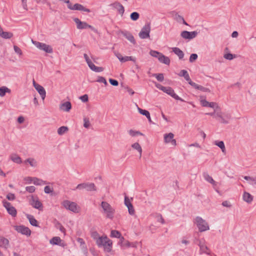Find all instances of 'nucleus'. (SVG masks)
Wrapping results in <instances>:
<instances>
[{
    "label": "nucleus",
    "instance_id": "39",
    "mask_svg": "<svg viewBox=\"0 0 256 256\" xmlns=\"http://www.w3.org/2000/svg\"><path fill=\"white\" fill-rule=\"evenodd\" d=\"M8 213L10 214L12 216H16V210L15 208L13 206H12L10 208H8V209L7 210Z\"/></svg>",
    "mask_w": 256,
    "mask_h": 256
},
{
    "label": "nucleus",
    "instance_id": "49",
    "mask_svg": "<svg viewBox=\"0 0 256 256\" xmlns=\"http://www.w3.org/2000/svg\"><path fill=\"white\" fill-rule=\"evenodd\" d=\"M84 126L85 128H88L90 126V122L88 118H84Z\"/></svg>",
    "mask_w": 256,
    "mask_h": 256
},
{
    "label": "nucleus",
    "instance_id": "27",
    "mask_svg": "<svg viewBox=\"0 0 256 256\" xmlns=\"http://www.w3.org/2000/svg\"><path fill=\"white\" fill-rule=\"evenodd\" d=\"M110 236L120 238V240H124L123 236H122L120 232L116 230H112L110 232Z\"/></svg>",
    "mask_w": 256,
    "mask_h": 256
},
{
    "label": "nucleus",
    "instance_id": "33",
    "mask_svg": "<svg viewBox=\"0 0 256 256\" xmlns=\"http://www.w3.org/2000/svg\"><path fill=\"white\" fill-rule=\"evenodd\" d=\"M33 183L35 185H37V186H41V185L46 184H47L46 182L42 180L36 178H34Z\"/></svg>",
    "mask_w": 256,
    "mask_h": 256
},
{
    "label": "nucleus",
    "instance_id": "32",
    "mask_svg": "<svg viewBox=\"0 0 256 256\" xmlns=\"http://www.w3.org/2000/svg\"><path fill=\"white\" fill-rule=\"evenodd\" d=\"M6 92H10V90L6 86H3L0 88V96L2 97L6 95Z\"/></svg>",
    "mask_w": 256,
    "mask_h": 256
},
{
    "label": "nucleus",
    "instance_id": "59",
    "mask_svg": "<svg viewBox=\"0 0 256 256\" xmlns=\"http://www.w3.org/2000/svg\"><path fill=\"white\" fill-rule=\"evenodd\" d=\"M6 198L9 200H13L15 199V196L12 193H8L6 196Z\"/></svg>",
    "mask_w": 256,
    "mask_h": 256
},
{
    "label": "nucleus",
    "instance_id": "42",
    "mask_svg": "<svg viewBox=\"0 0 256 256\" xmlns=\"http://www.w3.org/2000/svg\"><path fill=\"white\" fill-rule=\"evenodd\" d=\"M128 134L132 136H136L138 135H140V136H143L144 134L140 132L139 131H136V130H128Z\"/></svg>",
    "mask_w": 256,
    "mask_h": 256
},
{
    "label": "nucleus",
    "instance_id": "53",
    "mask_svg": "<svg viewBox=\"0 0 256 256\" xmlns=\"http://www.w3.org/2000/svg\"><path fill=\"white\" fill-rule=\"evenodd\" d=\"M138 110L140 114H142L144 116H148V115H149L150 112L146 110H142L140 108H138Z\"/></svg>",
    "mask_w": 256,
    "mask_h": 256
},
{
    "label": "nucleus",
    "instance_id": "15",
    "mask_svg": "<svg viewBox=\"0 0 256 256\" xmlns=\"http://www.w3.org/2000/svg\"><path fill=\"white\" fill-rule=\"evenodd\" d=\"M50 244L64 247L66 244L58 236L53 237L50 241Z\"/></svg>",
    "mask_w": 256,
    "mask_h": 256
},
{
    "label": "nucleus",
    "instance_id": "36",
    "mask_svg": "<svg viewBox=\"0 0 256 256\" xmlns=\"http://www.w3.org/2000/svg\"><path fill=\"white\" fill-rule=\"evenodd\" d=\"M121 60H122V62H124L128 60L132 61L134 63L136 62V58L132 56H125L123 58H122Z\"/></svg>",
    "mask_w": 256,
    "mask_h": 256
},
{
    "label": "nucleus",
    "instance_id": "22",
    "mask_svg": "<svg viewBox=\"0 0 256 256\" xmlns=\"http://www.w3.org/2000/svg\"><path fill=\"white\" fill-rule=\"evenodd\" d=\"M203 176L206 180L210 183L212 185L213 187L215 188L216 186L217 182L214 180L211 176H210L207 172H204Z\"/></svg>",
    "mask_w": 256,
    "mask_h": 256
},
{
    "label": "nucleus",
    "instance_id": "3",
    "mask_svg": "<svg viewBox=\"0 0 256 256\" xmlns=\"http://www.w3.org/2000/svg\"><path fill=\"white\" fill-rule=\"evenodd\" d=\"M198 230L200 232H204L209 230V226L208 222L201 217L197 216L194 220Z\"/></svg>",
    "mask_w": 256,
    "mask_h": 256
},
{
    "label": "nucleus",
    "instance_id": "13",
    "mask_svg": "<svg viewBox=\"0 0 256 256\" xmlns=\"http://www.w3.org/2000/svg\"><path fill=\"white\" fill-rule=\"evenodd\" d=\"M33 86L40 95L42 98L44 100L46 96V92L44 88L42 86L37 84L34 80H33Z\"/></svg>",
    "mask_w": 256,
    "mask_h": 256
},
{
    "label": "nucleus",
    "instance_id": "62",
    "mask_svg": "<svg viewBox=\"0 0 256 256\" xmlns=\"http://www.w3.org/2000/svg\"><path fill=\"white\" fill-rule=\"evenodd\" d=\"M130 204H132L129 198L125 196H124V204L126 205V207L130 205Z\"/></svg>",
    "mask_w": 256,
    "mask_h": 256
},
{
    "label": "nucleus",
    "instance_id": "46",
    "mask_svg": "<svg viewBox=\"0 0 256 256\" xmlns=\"http://www.w3.org/2000/svg\"><path fill=\"white\" fill-rule=\"evenodd\" d=\"M78 10L86 12H90V9L84 7L82 5L79 4L78 5Z\"/></svg>",
    "mask_w": 256,
    "mask_h": 256
},
{
    "label": "nucleus",
    "instance_id": "25",
    "mask_svg": "<svg viewBox=\"0 0 256 256\" xmlns=\"http://www.w3.org/2000/svg\"><path fill=\"white\" fill-rule=\"evenodd\" d=\"M242 198L244 202L248 204L251 203L253 200V196L250 193L246 192H244Z\"/></svg>",
    "mask_w": 256,
    "mask_h": 256
},
{
    "label": "nucleus",
    "instance_id": "47",
    "mask_svg": "<svg viewBox=\"0 0 256 256\" xmlns=\"http://www.w3.org/2000/svg\"><path fill=\"white\" fill-rule=\"evenodd\" d=\"M150 54L153 57L157 58H158V57L160 56V54H162V53L158 52L156 50H151L150 52Z\"/></svg>",
    "mask_w": 256,
    "mask_h": 256
},
{
    "label": "nucleus",
    "instance_id": "28",
    "mask_svg": "<svg viewBox=\"0 0 256 256\" xmlns=\"http://www.w3.org/2000/svg\"><path fill=\"white\" fill-rule=\"evenodd\" d=\"M0 36L6 39L10 38L12 36L13 34L10 32H4L2 29L0 30Z\"/></svg>",
    "mask_w": 256,
    "mask_h": 256
},
{
    "label": "nucleus",
    "instance_id": "54",
    "mask_svg": "<svg viewBox=\"0 0 256 256\" xmlns=\"http://www.w3.org/2000/svg\"><path fill=\"white\" fill-rule=\"evenodd\" d=\"M56 226L57 228L59 229L62 232H65V228L59 222H57Z\"/></svg>",
    "mask_w": 256,
    "mask_h": 256
},
{
    "label": "nucleus",
    "instance_id": "51",
    "mask_svg": "<svg viewBox=\"0 0 256 256\" xmlns=\"http://www.w3.org/2000/svg\"><path fill=\"white\" fill-rule=\"evenodd\" d=\"M178 75L180 76H182L184 78H186L187 76H188L189 74L188 72L186 70H181L180 73L178 74Z\"/></svg>",
    "mask_w": 256,
    "mask_h": 256
},
{
    "label": "nucleus",
    "instance_id": "44",
    "mask_svg": "<svg viewBox=\"0 0 256 256\" xmlns=\"http://www.w3.org/2000/svg\"><path fill=\"white\" fill-rule=\"evenodd\" d=\"M140 14L137 12H133L130 15V18L132 20L136 21L139 18Z\"/></svg>",
    "mask_w": 256,
    "mask_h": 256
},
{
    "label": "nucleus",
    "instance_id": "30",
    "mask_svg": "<svg viewBox=\"0 0 256 256\" xmlns=\"http://www.w3.org/2000/svg\"><path fill=\"white\" fill-rule=\"evenodd\" d=\"M174 134L170 132L168 134H166L164 135V140L166 143H170L171 140L174 138Z\"/></svg>",
    "mask_w": 256,
    "mask_h": 256
},
{
    "label": "nucleus",
    "instance_id": "40",
    "mask_svg": "<svg viewBox=\"0 0 256 256\" xmlns=\"http://www.w3.org/2000/svg\"><path fill=\"white\" fill-rule=\"evenodd\" d=\"M244 180H246L250 181V184H256V177L253 178L250 177V176H244Z\"/></svg>",
    "mask_w": 256,
    "mask_h": 256
},
{
    "label": "nucleus",
    "instance_id": "55",
    "mask_svg": "<svg viewBox=\"0 0 256 256\" xmlns=\"http://www.w3.org/2000/svg\"><path fill=\"white\" fill-rule=\"evenodd\" d=\"M44 192L46 194H50L53 192V188L47 186L44 187Z\"/></svg>",
    "mask_w": 256,
    "mask_h": 256
},
{
    "label": "nucleus",
    "instance_id": "1",
    "mask_svg": "<svg viewBox=\"0 0 256 256\" xmlns=\"http://www.w3.org/2000/svg\"><path fill=\"white\" fill-rule=\"evenodd\" d=\"M96 244L98 246H104V251L108 252L112 251V242L106 236L98 237Z\"/></svg>",
    "mask_w": 256,
    "mask_h": 256
},
{
    "label": "nucleus",
    "instance_id": "19",
    "mask_svg": "<svg viewBox=\"0 0 256 256\" xmlns=\"http://www.w3.org/2000/svg\"><path fill=\"white\" fill-rule=\"evenodd\" d=\"M110 5L114 8L117 9L119 14H120L122 16L123 15L124 12V8L122 4L118 2H116Z\"/></svg>",
    "mask_w": 256,
    "mask_h": 256
},
{
    "label": "nucleus",
    "instance_id": "9",
    "mask_svg": "<svg viewBox=\"0 0 256 256\" xmlns=\"http://www.w3.org/2000/svg\"><path fill=\"white\" fill-rule=\"evenodd\" d=\"M62 206L67 210L74 212H77V204L74 202L66 200L63 202Z\"/></svg>",
    "mask_w": 256,
    "mask_h": 256
},
{
    "label": "nucleus",
    "instance_id": "11",
    "mask_svg": "<svg viewBox=\"0 0 256 256\" xmlns=\"http://www.w3.org/2000/svg\"><path fill=\"white\" fill-rule=\"evenodd\" d=\"M198 32L196 31L188 32L186 30L182 31L180 34V36L184 39L192 40L196 36Z\"/></svg>",
    "mask_w": 256,
    "mask_h": 256
},
{
    "label": "nucleus",
    "instance_id": "24",
    "mask_svg": "<svg viewBox=\"0 0 256 256\" xmlns=\"http://www.w3.org/2000/svg\"><path fill=\"white\" fill-rule=\"evenodd\" d=\"M158 60L163 64L167 65H169L170 64V60L168 57L162 54H160V56L158 57Z\"/></svg>",
    "mask_w": 256,
    "mask_h": 256
},
{
    "label": "nucleus",
    "instance_id": "58",
    "mask_svg": "<svg viewBox=\"0 0 256 256\" xmlns=\"http://www.w3.org/2000/svg\"><path fill=\"white\" fill-rule=\"evenodd\" d=\"M3 204L6 210H8V208H10L12 206L10 202L6 200L3 201Z\"/></svg>",
    "mask_w": 256,
    "mask_h": 256
},
{
    "label": "nucleus",
    "instance_id": "57",
    "mask_svg": "<svg viewBox=\"0 0 256 256\" xmlns=\"http://www.w3.org/2000/svg\"><path fill=\"white\" fill-rule=\"evenodd\" d=\"M109 82H110V83L112 86H118V81L117 80H114V79H112V78H110L109 79Z\"/></svg>",
    "mask_w": 256,
    "mask_h": 256
},
{
    "label": "nucleus",
    "instance_id": "6",
    "mask_svg": "<svg viewBox=\"0 0 256 256\" xmlns=\"http://www.w3.org/2000/svg\"><path fill=\"white\" fill-rule=\"evenodd\" d=\"M32 42L36 48L40 50H42L48 53L52 52V48L49 45L33 40H32Z\"/></svg>",
    "mask_w": 256,
    "mask_h": 256
},
{
    "label": "nucleus",
    "instance_id": "31",
    "mask_svg": "<svg viewBox=\"0 0 256 256\" xmlns=\"http://www.w3.org/2000/svg\"><path fill=\"white\" fill-rule=\"evenodd\" d=\"M10 159L16 164H20L22 162L21 158L16 154H12L10 156Z\"/></svg>",
    "mask_w": 256,
    "mask_h": 256
},
{
    "label": "nucleus",
    "instance_id": "10",
    "mask_svg": "<svg viewBox=\"0 0 256 256\" xmlns=\"http://www.w3.org/2000/svg\"><path fill=\"white\" fill-rule=\"evenodd\" d=\"M30 204L35 208L39 210H42V204L37 197L32 196L30 200Z\"/></svg>",
    "mask_w": 256,
    "mask_h": 256
},
{
    "label": "nucleus",
    "instance_id": "64",
    "mask_svg": "<svg viewBox=\"0 0 256 256\" xmlns=\"http://www.w3.org/2000/svg\"><path fill=\"white\" fill-rule=\"evenodd\" d=\"M77 241L80 244L83 248H85L86 247L84 246L85 242L84 240L82 238H78Z\"/></svg>",
    "mask_w": 256,
    "mask_h": 256
},
{
    "label": "nucleus",
    "instance_id": "37",
    "mask_svg": "<svg viewBox=\"0 0 256 256\" xmlns=\"http://www.w3.org/2000/svg\"><path fill=\"white\" fill-rule=\"evenodd\" d=\"M152 76L155 77L159 82H162L164 80V76L163 74H153Z\"/></svg>",
    "mask_w": 256,
    "mask_h": 256
},
{
    "label": "nucleus",
    "instance_id": "41",
    "mask_svg": "<svg viewBox=\"0 0 256 256\" xmlns=\"http://www.w3.org/2000/svg\"><path fill=\"white\" fill-rule=\"evenodd\" d=\"M68 130V128L65 126H62L58 130V133L60 135H62Z\"/></svg>",
    "mask_w": 256,
    "mask_h": 256
},
{
    "label": "nucleus",
    "instance_id": "60",
    "mask_svg": "<svg viewBox=\"0 0 256 256\" xmlns=\"http://www.w3.org/2000/svg\"><path fill=\"white\" fill-rule=\"evenodd\" d=\"M224 57L226 59L228 60H232L234 58L233 54H230V53L225 54L224 55Z\"/></svg>",
    "mask_w": 256,
    "mask_h": 256
},
{
    "label": "nucleus",
    "instance_id": "48",
    "mask_svg": "<svg viewBox=\"0 0 256 256\" xmlns=\"http://www.w3.org/2000/svg\"><path fill=\"white\" fill-rule=\"evenodd\" d=\"M127 208H128L129 214L132 216L134 215L135 214V211L132 204H130V205L128 206Z\"/></svg>",
    "mask_w": 256,
    "mask_h": 256
},
{
    "label": "nucleus",
    "instance_id": "7",
    "mask_svg": "<svg viewBox=\"0 0 256 256\" xmlns=\"http://www.w3.org/2000/svg\"><path fill=\"white\" fill-rule=\"evenodd\" d=\"M150 23H147L142 28L138 35L142 39H146L149 38L150 33Z\"/></svg>",
    "mask_w": 256,
    "mask_h": 256
},
{
    "label": "nucleus",
    "instance_id": "61",
    "mask_svg": "<svg viewBox=\"0 0 256 256\" xmlns=\"http://www.w3.org/2000/svg\"><path fill=\"white\" fill-rule=\"evenodd\" d=\"M80 98L84 102H87L88 100V96L87 94H84L80 96Z\"/></svg>",
    "mask_w": 256,
    "mask_h": 256
},
{
    "label": "nucleus",
    "instance_id": "35",
    "mask_svg": "<svg viewBox=\"0 0 256 256\" xmlns=\"http://www.w3.org/2000/svg\"><path fill=\"white\" fill-rule=\"evenodd\" d=\"M132 147L137 150L140 153V158L142 156V148L140 144L138 142L134 143L132 145Z\"/></svg>",
    "mask_w": 256,
    "mask_h": 256
},
{
    "label": "nucleus",
    "instance_id": "26",
    "mask_svg": "<svg viewBox=\"0 0 256 256\" xmlns=\"http://www.w3.org/2000/svg\"><path fill=\"white\" fill-rule=\"evenodd\" d=\"M172 49V52L178 56L180 59H182L184 58V53L180 48L175 47Z\"/></svg>",
    "mask_w": 256,
    "mask_h": 256
},
{
    "label": "nucleus",
    "instance_id": "38",
    "mask_svg": "<svg viewBox=\"0 0 256 256\" xmlns=\"http://www.w3.org/2000/svg\"><path fill=\"white\" fill-rule=\"evenodd\" d=\"M25 162H28L32 167H36L37 166V162L34 159L32 158H28L26 159Z\"/></svg>",
    "mask_w": 256,
    "mask_h": 256
},
{
    "label": "nucleus",
    "instance_id": "23",
    "mask_svg": "<svg viewBox=\"0 0 256 256\" xmlns=\"http://www.w3.org/2000/svg\"><path fill=\"white\" fill-rule=\"evenodd\" d=\"M60 108L63 111L68 112L72 108V104L70 102H66L60 106Z\"/></svg>",
    "mask_w": 256,
    "mask_h": 256
},
{
    "label": "nucleus",
    "instance_id": "2",
    "mask_svg": "<svg viewBox=\"0 0 256 256\" xmlns=\"http://www.w3.org/2000/svg\"><path fill=\"white\" fill-rule=\"evenodd\" d=\"M101 206L104 213L106 214V217L112 220L114 218L115 210L107 202H102Z\"/></svg>",
    "mask_w": 256,
    "mask_h": 256
},
{
    "label": "nucleus",
    "instance_id": "21",
    "mask_svg": "<svg viewBox=\"0 0 256 256\" xmlns=\"http://www.w3.org/2000/svg\"><path fill=\"white\" fill-rule=\"evenodd\" d=\"M198 246L200 248V252L201 253H204L207 254H210V250L206 246L204 242L200 240Z\"/></svg>",
    "mask_w": 256,
    "mask_h": 256
},
{
    "label": "nucleus",
    "instance_id": "14",
    "mask_svg": "<svg viewBox=\"0 0 256 256\" xmlns=\"http://www.w3.org/2000/svg\"><path fill=\"white\" fill-rule=\"evenodd\" d=\"M15 230L18 232L21 233L22 234H24L27 236L30 235V230L28 227H26L24 226H16L15 227Z\"/></svg>",
    "mask_w": 256,
    "mask_h": 256
},
{
    "label": "nucleus",
    "instance_id": "17",
    "mask_svg": "<svg viewBox=\"0 0 256 256\" xmlns=\"http://www.w3.org/2000/svg\"><path fill=\"white\" fill-rule=\"evenodd\" d=\"M120 32L130 42L134 44H136V40H134V38L130 32L124 30L120 31Z\"/></svg>",
    "mask_w": 256,
    "mask_h": 256
},
{
    "label": "nucleus",
    "instance_id": "4",
    "mask_svg": "<svg viewBox=\"0 0 256 256\" xmlns=\"http://www.w3.org/2000/svg\"><path fill=\"white\" fill-rule=\"evenodd\" d=\"M76 189L80 190L84 189L88 192L96 190V188L95 184L92 182H83L80 184L76 186Z\"/></svg>",
    "mask_w": 256,
    "mask_h": 256
},
{
    "label": "nucleus",
    "instance_id": "16",
    "mask_svg": "<svg viewBox=\"0 0 256 256\" xmlns=\"http://www.w3.org/2000/svg\"><path fill=\"white\" fill-rule=\"evenodd\" d=\"M74 20L76 24L77 28L82 30L88 28V24L86 22L80 21L78 18H74Z\"/></svg>",
    "mask_w": 256,
    "mask_h": 256
},
{
    "label": "nucleus",
    "instance_id": "18",
    "mask_svg": "<svg viewBox=\"0 0 256 256\" xmlns=\"http://www.w3.org/2000/svg\"><path fill=\"white\" fill-rule=\"evenodd\" d=\"M202 105L204 107H210L212 108H216V109H219L220 108L218 106L217 104L214 102H210L205 100H201L200 101Z\"/></svg>",
    "mask_w": 256,
    "mask_h": 256
},
{
    "label": "nucleus",
    "instance_id": "43",
    "mask_svg": "<svg viewBox=\"0 0 256 256\" xmlns=\"http://www.w3.org/2000/svg\"><path fill=\"white\" fill-rule=\"evenodd\" d=\"M194 88H195L196 89L200 90L204 92H210V90L209 88H204V87L202 86L198 85V84H196V86H195V87Z\"/></svg>",
    "mask_w": 256,
    "mask_h": 256
},
{
    "label": "nucleus",
    "instance_id": "52",
    "mask_svg": "<svg viewBox=\"0 0 256 256\" xmlns=\"http://www.w3.org/2000/svg\"><path fill=\"white\" fill-rule=\"evenodd\" d=\"M198 55L196 54H192L190 56L189 61L190 62H193L198 58Z\"/></svg>",
    "mask_w": 256,
    "mask_h": 256
},
{
    "label": "nucleus",
    "instance_id": "50",
    "mask_svg": "<svg viewBox=\"0 0 256 256\" xmlns=\"http://www.w3.org/2000/svg\"><path fill=\"white\" fill-rule=\"evenodd\" d=\"M184 79L188 82V83L191 86H192L193 88H194L195 86H196V84L195 82H193L192 81L190 77V76L188 75V76H187L186 78H184Z\"/></svg>",
    "mask_w": 256,
    "mask_h": 256
},
{
    "label": "nucleus",
    "instance_id": "20",
    "mask_svg": "<svg viewBox=\"0 0 256 256\" xmlns=\"http://www.w3.org/2000/svg\"><path fill=\"white\" fill-rule=\"evenodd\" d=\"M10 246L9 240L4 236H0V247L7 250Z\"/></svg>",
    "mask_w": 256,
    "mask_h": 256
},
{
    "label": "nucleus",
    "instance_id": "8",
    "mask_svg": "<svg viewBox=\"0 0 256 256\" xmlns=\"http://www.w3.org/2000/svg\"><path fill=\"white\" fill-rule=\"evenodd\" d=\"M84 57L88 65L89 68L92 70V71H94L95 72H102L104 70V68L102 67H98L96 66L91 61V60L89 58L88 56L86 54H84Z\"/></svg>",
    "mask_w": 256,
    "mask_h": 256
},
{
    "label": "nucleus",
    "instance_id": "45",
    "mask_svg": "<svg viewBox=\"0 0 256 256\" xmlns=\"http://www.w3.org/2000/svg\"><path fill=\"white\" fill-rule=\"evenodd\" d=\"M96 81L98 82L103 83L105 86L108 85V82L106 78L103 76H98Z\"/></svg>",
    "mask_w": 256,
    "mask_h": 256
},
{
    "label": "nucleus",
    "instance_id": "56",
    "mask_svg": "<svg viewBox=\"0 0 256 256\" xmlns=\"http://www.w3.org/2000/svg\"><path fill=\"white\" fill-rule=\"evenodd\" d=\"M26 190L30 193H32L35 191L36 188L34 186H28L26 188Z\"/></svg>",
    "mask_w": 256,
    "mask_h": 256
},
{
    "label": "nucleus",
    "instance_id": "34",
    "mask_svg": "<svg viewBox=\"0 0 256 256\" xmlns=\"http://www.w3.org/2000/svg\"><path fill=\"white\" fill-rule=\"evenodd\" d=\"M214 144L218 146L223 152H226V148L223 141H215Z\"/></svg>",
    "mask_w": 256,
    "mask_h": 256
},
{
    "label": "nucleus",
    "instance_id": "63",
    "mask_svg": "<svg viewBox=\"0 0 256 256\" xmlns=\"http://www.w3.org/2000/svg\"><path fill=\"white\" fill-rule=\"evenodd\" d=\"M14 52L18 54L21 55L22 54V52L21 50L17 46H14Z\"/></svg>",
    "mask_w": 256,
    "mask_h": 256
},
{
    "label": "nucleus",
    "instance_id": "12",
    "mask_svg": "<svg viewBox=\"0 0 256 256\" xmlns=\"http://www.w3.org/2000/svg\"><path fill=\"white\" fill-rule=\"evenodd\" d=\"M163 92H166L170 96L174 98L179 100L181 102H184V100L178 96L174 92V90L170 87L165 86V89L164 90Z\"/></svg>",
    "mask_w": 256,
    "mask_h": 256
},
{
    "label": "nucleus",
    "instance_id": "5",
    "mask_svg": "<svg viewBox=\"0 0 256 256\" xmlns=\"http://www.w3.org/2000/svg\"><path fill=\"white\" fill-rule=\"evenodd\" d=\"M217 119L222 124H228L231 118V115L230 113H222V112H217L216 113Z\"/></svg>",
    "mask_w": 256,
    "mask_h": 256
},
{
    "label": "nucleus",
    "instance_id": "29",
    "mask_svg": "<svg viewBox=\"0 0 256 256\" xmlns=\"http://www.w3.org/2000/svg\"><path fill=\"white\" fill-rule=\"evenodd\" d=\"M26 218L29 220V222L30 224L35 226H38V222L37 220L34 218L33 216L30 214H27L26 215Z\"/></svg>",
    "mask_w": 256,
    "mask_h": 256
}]
</instances>
